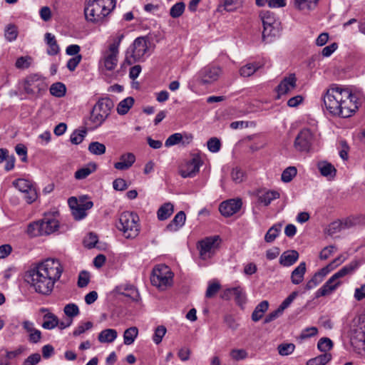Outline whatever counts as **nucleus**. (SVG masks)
<instances>
[{
    "mask_svg": "<svg viewBox=\"0 0 365 365\" xmlns=\"http://www.w3.org/2000/svg\"><path fill=\"white\" fill-rule=\"evenodd\" d=\"M63 267L57 259L48 258L32 264L24 274V280L38 294L50 295L60 279Z\"/></svg>",
    "mask_w": 365,
    "mask_h": 365,
    "instance_id": "obj_1",
    "label": "nucleus"
},
{
    "mask_svg": "<svg viewBox=\"0 0 365 365\" xmlns=\"http://www.w3.org/2000/svg\"><path fill=\"white\" fill-rule=\"evenodd\" d=\"M327 110L333 115L349 118L358 110L361 103V96L353 93L349 88L332 84L323 97Z\"/></svg>",
    "mask_w": 365,
    "mask_h": 365,
    "instance_id": "obj_2",
    "label": "nucleus"
},
{
    "mask_svg": "<svg viewBox=\"0 0 365 365\" xmlns=\"http://www.w3.org/2000/svg\"><path fill=\"white\" fill-rule=\"evenodd\" d=\"M115 0H86L84 9L87 21L101 22L115 7Z\"/></svg>",
    "mask_w": 365,
    "mask_h": 365,
    "instance_id": "obj_3",
    "label": "nucleus"
},
{
    "mask_svg": "<svg viewBox=\"0 0 365 365\" xmlns=\"http://www.w3.org/2000/svg\"><path fill=\"white\" fill-rule=\"evenodd\" d=\"M263 30L262 38L265 43L272 42L279 36L281 22L276 14L268 10H262L259 14Z\"/></svg>",
    "mask_w": 365,
    "mask_h": 365,
    "instance_id": "obj_4",
    "label": "nucleus"
},
{
    "mask_svg": "<svg viewBox=\"0 0 365 365\" xmlns=\"http://www.w3.org/2000/svg\"><path fill=\"white\" fill-rule=\"evenodd\" d=\"M138 216L131 212H123L119 217L116 227L123 232L127 239L136 237L140 232Z\"/></svg>",
    "mask_w": 365,
    "mask_h": 365,
    "instance_id": "obj_5",
    "label": "nucleus"
},
{
    "mask_svg": "<svg viewBox=\"0 0 365 365\" xmlns=\"http://www.w3.org/2000/svg\"><path fill=\"white\" fill-rule=\"evenodd\" d=\"M19 89L28 95L36 96L47 89V84L41 76L31 74L19 81Z\"/></svg>",
    "mask_w": 365,
    "mask_h": 365,
    "instance_id": "obj_6",
    "label": "nucleus"
},
{
    "mask_svg": "<svg viewBox=\"0 0 365 365\" xmlns=\"http://www.w3.org/2000/svg\"><path fill=\"white\" fill-rule=\"evenodd\" d=\"M173 273L170 268L163 264L155 266L150 277L152 284L160 289L164 290L173 283Z\"/></svg>",
    "mask_w": 365,
    "mask_h": 365,
    "instance_id": "obj_7",
    "label": "nucleus"
},
{
    "mask_svg": "<svg viewBox=\"0 0 365 365\" xmlns=\"http://www.w3.org/2000/svg\"><path fill=\"white\" fill-rule=\"evenodd\" d=\"M148 43L149 41L146 37L140 36L135 38L130 47V56H129L130 51H127L125 61L131 65L140 61L148 51Z\"/></svg>",
    "mask_w": 365,
    "mask_h": 365,
    "instance_id": "obj_8",
    "label": "nucleus"
},
{
    "mask_svg": "<svg viewBox=\"0 0 365 365\" xmlns=\"http://www.w3.org/2000/svg\"><path fill=\"white\" fill-rule=\"evenodd\" d=\"M221 74V67L207 65L199 71L197 74V80L202 85L212 84L219 79Z\"/></svg>",
    "mask_w": 365,
    "mask_h": 365,
    "instance_id": "obj_9",
    "label": "nucleus"
},
{
    "mask_svg": "<svg viewBox=\"0 0 365 365\" xmlns=\"http://www.w3.org/2000/svg\"><path fill=\"white\" fill-rule=\"evenodd\" d=\"M118 54L119 51H115L110 48L103 51L99 61L100 69L103 72L113 71L118 65Z\"/></svg>",
    "mask_w": 365,
    "mask_h": 365,
    "instance_id": "obj_10",
    "label": "nucleus"
},
{
    "mask_svg": "<svg viewBox=\"0 0 365 365\" xmlns=\"http://www.w3.org/2000/svg\"><path fill=\"white\" fill-rule=\"evenodd\" d=\"M314 140L310 129L304 128L297 134L294 142V148L299 152H308Z\"/></svg>",
    "mask_w": 365,
    "mask_h": 365,
    "instance_id": "obj_11",
    "label": "nucleus"
},
{
    "mask_svg": "<svg viewBox=\"0 0 365 365\" xmlns=\"http://www.w3.org/2000/svg\"><path fill=\"white\" fill-rule=\"evenodd\" d=\"M218 238V236L210 237L199 242L197 248L201 259L205 260L212 257L215 252V244Z\"/></svg>",
    "mask_w": 365,
    "mask_h": 365,
    "instance_id": "obj_12",
    "label": "nucleus"
},
{
    "mask_svg": "<svg viewBox=\"0 0 365 365\" xmlns=\"http://www.w3.org/2000/svg\"><path fill=\"white\" fill-rule=\"evenodd\" d=\"M202 160L200 157H193L191 160L183 164L180 168V174L184 178H192L199 172Z\"/></svg>",
    "mask_w": 365,
    "mask_h": 365,
    "instance_id": "obj_13",
    "label": "nucleus"
},
{
    "mask_svg": "<svg viewBox=\"0 0 365 365\" xmlns=\"http://www.w3.org/2000/svg\"><path fill=\"white\" fill-rule=\"evenodd\" d=\"M297 87V78L294 73H290L285 76L276 88L277 98L282 95H286L292 91Z\"/></svg>",
    "mask_w": 365,
    "mask_h": 365,
    "instance_id": "obj_14",
    "label": "nucleus"
},
{
    "mask_svg": "<svg viewBox=\"0 0 365 365\" xmlns=\"http://www.w3.org/2000/svg\"><path fill=\"white\" fill-rule=\"evenodd\" d=\"M242 205L240 199H230L222 202L219 207L220 213L225 217H230L237 213Z\"/></svg>",
    "mask_w": 365,
    "mask_h": 365,
    "instance_id": "obj_15",
    "label": "nucleus"
},
{
    "mask_svg": "<svg viewBox=\"0 0 365 365\" xmlns=\"http://www.w3.org/2000/svg\"><path fill=\"white\" fill-rule=\"evenodd\" d=\"M114 292L120 295L130 298L133 301L138 302L140 299V294L135 287L130 284H120L117 286Z\"/></svg>",
    "mask_w": 365,
    "mask_h": 365,
    "instance_id": "obj_16",
    "label": "nucleus"
},
{
    "mask_svg": "<svg viewBox=\"0 0 365 365\" xmlns=\"http://www.w3.org/2000/svg\"><path fill=\"white\" fill-rule=\"evenodd\" d=\"M341 282L336 279L334 275H332L329 280L321 287L319 288L315 293L316 298H319L320 297L327 296L331 294L333 291H334L338 286H339Z\"/></svg>",
    "mask_w": 365,
    "mask_h": 365,
    "instance_id": "obj_17",
    "label": "nucleus"
},
{
    "mask_svg": "<svg viewBox=\"0 0 365 365\" xmlns=\"http://www.w3.org/2000/svg\"><path fill=\"white\" fill-rule=\"evenodd\" d=\"M113 106L114 103L111 99L109 98H103L95 104L93 108L106 118H108Z\"/></svg>",
    "mask_w": 365,
    "mask_h": 365,
    "instance_id": "obj_18",
    "label": "nucleus"
},
{
    "mask_svg": "<svg viewBox=\"0 0 365 365\" xmlns=\"http://www.w3.org/2000/svg\"><path fill=\"white\" fill-rule=\"evenodd\" d=\"M135 161V156L131 153H126L120 155V161L114 163V168L119 170L129 169Z\"/></svg>",
    "mask_w": 365,
    "mask_h": 365,
    "instance_id": "obj_19",
    "label": "nucleus"
},
{
    "mask_svg": "<svg viewBox=\"0 0 365 365\" xmlns=\"http://www.w3.org/2000/svg\"><path fill=\"white\" fill-rule=\"evenodd\" d=\"M299 255L294 250L284 252L279 257V264L284 267L293 265L299 259Z\"/></svg>",
    "mask_w": 365,
    "mask_h": 365,
    "instance_id": "obj_20",
    "label": "nucleus"
},
{
    "mask_svg": "<svg viewBox=\"0 0 365 365\" xmlns=\"http://www.w3.org/2000/svg\"><path fill=\"white\" fill-rule=\"evenodd\" d=\"M42 230L44 235H50L57 230L58 222L54 217L45 216L41 220Z\"/></svg>",
    "mask_w": 365,
    "mask_h": 365,
    "instance_id": "obj_21",
    "label": "nucleus"
},
{
    "mask_svg": "<svg viewBox=\"0 0 365 365\" xmlns=\"http://www.w3.org/2000/svg\"><path fill=\"white\" fill-rule=\"evenodd\" d=\"M93 203L92 201H81V204L79 205V206H78L77 208H74L73 211L71 212L72 215L73 216L75 220H81L87 215L86 211L88 210H90L93 207Z\"/></svg>",
    "mask_w": 365,
    "mask_h": 365,
    "instance_id": "obj_22",
    "label": "nucleus"
},
{
    "mask_svg": "<svg viewBox=\"0 0 365 365\" xmlns=\"http://www.w3.org/2000/svg\"><path fill=\"white\" fill-rule=\"evenodd\" d=\"M306 272V263L301 262L291 274V281L294 284H300L303 279Z\"/></svg>",
    "mask_w": 365,
    "mask_h": 365,
    "instance_id": "obj_23",
    "label": "nucleus"
},
{
    "mask_svg": "<svg viewBox=\"0 0 365 365\" xmlns=\"http://www.w3.org/2000/svg\"><path fill=\"white\" fill-rule=\"evenodd\" d=\"M185 220V213L183 211H180L175 215L170 224L168 225L167 229L170 231H177L184 225Z\"/></svg>",
    "mask_w": 365,
    "mask_h": 365,
    "instance_id": "obj_24",
    "label": "nucleus"
},
{
    "mask_svg": "<svg viewBox=\"0 0 365 365\" xmlns=\"http://www.w3.org/2000/svg\"><path fill=\"white\" fill-rule=\"evenodd\" d=\"M117 336L118 332L115 329H106L99 333L98 339L101 343H112Z\"/></svg>",
    "mask_w": 365,
    "mask_h": 365,
    "instance_id": "obj_25",
    "label": "nucleus"
},
{
    "mask_svg": "<svg viewBox=\"0 0 365 365\" xmlns=\"http://www.w3.org/2000/svg\"><path fill=\"white\" fill-rule=\"evenodd\" d=\"M107 119L101 113L96 111L95 109H92L91 112V116L89 118L88 125L91 129H94L103 124V123Z\"/></svg>",
    "mask_w": 365,
    "mask_h": 365,
    "instance_id": "obj_26",
    "label": "nucleus"
},
{
    "mask_svg": "<svg viewBox=\"0 0 365 365\" xmlns=\"http://www.w3.org/2000/svg\"><path fill=\"white\" fill-rule=\"evenodd\" d=\"M45 41L48 46L47 53L48 55L54 56L59 52V46L57 44L54 35L51 33H46L45 34Z\"/></svg>",
    "mask_w": 365,
    "mask_h": 365,
    "instance_id": "obj_27",
    "label": "nucleus"
},
{
    "mask_svg": "<svg viewBox=\"0 0 365 365\" xmlns=\"http://www.w3.org/2000/svg\"><path fill=\"white\" fill-rule=\"evenodd\" d=\"M42 327L46 329H53L58 325V318L53 313L48 312L43 317Z\"/></svg>",
    "mask_w": 365,
    "mask_h": 365,
    "instance_id": "obj_28",
    "label": "nucleus"
},
{
    "mask_svg": "<svg viewBox=\"0 0 365 365\" xmlns=\"http://www.w3.org/2000/svg\"><path fill=\"white\" fill-rule=\"evenodd\" d=\"M269 307V303L267 301L264 300L261 302L255 309L252 314V319L254 322H258L260 320L264 314L267 311Z\"/></svg>",
    "mask_w": 365,
    "mask_h": 365,
    "instance_id": "obj_29",
    "label": "nucleus"
},
{
    "mask_svg": "<svg viewBox=\"0 0 365 365\" xmlns=\"http://www.w3.org/2000/svg\"><path fill=\"white\" fill-rule=\"evenodd\" d=\"M135 102L133 97H127L126 98L120 101L117 106V113L119 115H125L128 113L129 110L132 108Z\"/></svg>",
    "mask_w": 365,
    "mask_h": 365,
    "instance_id": "obj_30",
    "label": "nucleus"
},
{
    "mask_svg": "<svg viewBox=\"0 0 365 365\" xmlns=\"http://www.w3.org/2000/svg\"><path fill=\"white\" fill-rule=\"evenodd\" d=\"M138 335V329L136 327H131L125 330L123 333V343L125 345H130L134 343Z\"/></svg>",
    "mask_w": 365,
    "mask_h": 365,
    "instance_id": "obj_31",
    "label": "nucleus"
},
{
    "mask_svg": "<svg viewBox=\"0 0 365 365\" xmlns=\"http://www.w3.org/2000/svg\"><path fill=\"white\" fill-rule=\"evenodd\" d=\"M318 168L322 175L327 178H333L336 174V169L329 163L322 162L318 164Z\"/></svg>",
    "mask_w": 365,
    "mask_h": 365,
    "instance_id": "obj_32",
    "label": "nucleus"
},
{
    "mask_svg": "<svg viewBox=\"0 0 365 365\" xmlns=\"http://www.w3.org/2000/svg\"><path fill=\"white\" fill-rule=\"evenodd\" d=\"M173 205L170 202L163 204L158 210V218L160 220H167L173 212Z\"/></svg>",
    "mask_w": 365,
    "mask_h": 365,
    "instance_id": "obj_33",
    "label": "nucleus"
},
{
    "mask_svg": "<svg viewBox=\"0 0 365 365\" xmlns=\"http://www.w3.org/2000/svg\"><path fill=\"white\" fill-rule=\"evenodd\" d=\"M279 197V193L278 192L269 190L259 195L258 196V200L265 206H267L272 202V201L278 199Z\"/></svg>",
    "mask_w": 365,
    "mask_h": 365,
    "instance_id": "obj_34",
    "label": "nucleus"
},
{
    "mask_svg": "<svg viewBox=\"0 0 365 365\" xmlns=\"http://www.w3.org/2000/svg\"><path fill=\"white\" fill-rule=\"evenodd\" d=\"M26 232L31 237L43 235L41 220L29 223L27 227Z\"/></svg>",
    "mask_w": 365,
    "mask_h": 365,
    "instance_id": "obj_35",
    "label": "nucleus"
},
{
    "mask_svg": "<svg viewBox=\"0 0 365 365\" xmlns=\"http://www.w3.org/2000/svg\"><path fill=\"white\" fill-rule=\"evenodd\" d=\"M353 225L354 223L351 220H346L345 222H334L329 225L328 232L329 235H333L342 229L349 228Z\"/></svg>",
    "mask_w": 365,
    "mask_h": 365,
    "instance_id": "obj_36",
    "label": "nucleus"
},
{
    "mask_svg": "<svg viewBox=\"0 0 365 365\" xmlns=\"http://www.w3.org/2000/svg\"><path fill=\"white\" fill-rule=\"evenodd\" d=\"M282 229V225L280 223L274 224L272 225L267 232L264 236V240L267 242H272L279 235Z\"/></svg>",
    "mask_w": 365,
    "mask_h": 365,
    "instance_id": "obj_37",
    "label": "nucleus"
},
{
    "mask_svg": "<svg viewBox=\"0 0 365 365\" xmlns=\"http://www.w3.org/2000/svg\"><path fill=\"white\" fill-rule=\"evenodd\" d=\"M319 0H294L295 7L299 10L314 9Z\"/></svg>",
    "mask_w": 365,
    "mask_h": 365,
    "instance_id": "obj_38",
    "label": "nucleus"
},
{
    "mask_svg": "<svg viewBox=\"0 0 365 365\" xmlns=\"http://www.w3.org/2000/svg\"><path fill=\"white\" fill-rule=\"evenodd\" d=\"M331 359L330 354L324 353L314 358L309 359L307 362V365H325Z\"/></svg>",
    "mask_w": 365,
    "mask_h": 365,
    "instance_id": "obj_39",
    "label": "nucleus"
},
{
    "mask_svg": "<svg viewBox=\"0 0 365 365\" xmlns=\"http://www.w3.org/2000/svg\"><path fill=\"white\" fill-rule=\"evenodd\" d=\"M12 184L16 188H17L21 192L24 194L26 191L34 187V185L30 181L22 178L14 180Z\"/></svg>",
    "mask_w": 365,
    "mask_h": 365,
    "instance_id": "obj_40",
    "label": "nucleus"
},
{
    "mask_svg": "<svg viewBox=\"0 0 365 365\" xmlns=\"http://www.w3.org/2000/svg\"><path fill=\"white\" fill-rule=\"evenodd\" d=\"M66 88L62 83L57 82L53 83L50 87V93L52 96L61 98L65 96Z\"/></svg>",
    "mask_w": 365,
    "mask_h": 365,
    "instance_id": "obj_41",
    "label": "nucleus"
},
{
    "mask_svg": "<svg viewBox=\"0 0 365 365\" xmlns=\"http://www.w3.org/2000/svg\"><path fill=\"white\" fill-rule=\"evenodd\" d=\"M258 63H247L240 69V74L243 77H250L254 74L259 68Z\"/></svg>",
    "mask_w": 365,
    "mask_h": 365,
    "instance_id": "obj_42",
    "label": "nucleus"
},
{
    "mask_svg": "<svg viewBox=\"0 0 365 365\" xmlns=\"http://www.w3.org/2000/svg\"><path fill=\"white\" fill-rule=\"evenodd\" d=\"M297 168L294 166H289L282 172L281 180L284 182H289L297 175Z\"/></svg>",
    "mask_w": 365,
    "mask_h": 365,
    "instance_id": "obj_43",
    "label": "nucleus"
},
{
    "mask_svg": "<svg viewBox=\"0 0 365 365\" xmlns=\"http://www.w3.org/2000/svg\"><path fill=\"white\" fill-rule=\"evenodd\" d=\"M106 146L99 142H92L88 145V150L93 155H103L106 153Z\"/></svg>",
    "mask_w": 365,
    "mask_h": 365,
    "instance_id": "obj_44",
    "label": "nucleus"
},
{
    "mask_svg": "<svg viewBox=\"0 0 365 365\" xmlns=\"http://www.w3.org/2000/svg\"><path fill=\"white\" fill-rule=\"evenodd\" d=\"M295 345L293 343H282L278 345L277 351L281 356H288L293 353Z\"/></svg>",
    "mask_w": 365,
    "mask_h": 365,
    "instance_id": "obj_45",
    "label": "nucleus"
},
{
    "mask_svg": "<svg viewBox=\"0 0 365 365\" xmlns=\"http://www.w3.org/2000/svg\"><path fill=\"white\" fill-rule=\"evenodd\" d=\"M64 314L71 319L78 316L80 314L78 307L74 303L66 304L63 308Z\"/></svg>",
    "mask_w": 365,
    "mask_h": 365,
    "instance_id": "obj_46",
    "label": "nucleus"
},
{
    "mask_svg": "<svg viewBox=\"0 0 365 365\" xmlns=\"http://www.w3.org/2000/svg\"><path fill=\"white\" fill-rule=\"evenodd\" d=\"M185 8V4L183 2H178L171 7L170 15L173 18H178L183 14Z\"/></svg>",
    "mask_w": 365,
    "mask_h": 365,
    "instance_id": "obj_47",
    "label": "nucleus"
},
{
    "mask_svg": "<svg viewBox=\"0 0 365 365\" xmlns=\"http://www.w3.org/2000/svg\"><path fill=\"white\" fill-rule=\"evenodd\" d=\"M333 346L332 341L327 337H324L319 339L317 344L318 349L324 353L329 351Z\"/></svg>",
    "mask_w": 365,
    "mask_h": 365,
    "instance_id": "obj_48",
    "label": "nucleus"
},
{
    "mask_svg": "<svg viewBox=\"0 0 365 365\" xmlns=\"http://www.w3.org/2000/svg\"><path fill=\"white\" fill-rule=\"evenodd\" d=\"M166 331H167V329H166L165 327H164L163 325L158 326L155 329V333L153 336V340L154 343L156 344H159L162 341L163 336L166 334Z\"/></svg>",
    "mask_w": 365,
    "mask_h": 365,
    "instance_id": "obj_49",
    "label": "nucleus"
},
{
    "mask_svg": "<svg viewBox=\"0 0 365 365\" xmlns=\"http://www.w3.org/2000/svg\"><path fill=\"white\" fill-rule=\"evenodd\" d=\"M31 61L30 56H21L17 58L15 66L19 69H26L30 66Z\"/></svg>",
    "mask_w": 365,
    "mask_h": 365,
    "instance_id": "obj_50",
    "label": "nucleus"
},
{
    "mask_svg": "<svg viewBox=\"0 0 365 365\" xmlns=\"http://www.w3.org/2000/svg\"><path fill=\"white\" fill-rule=\"evenodd\" d=\"M230 355L232 359L239 361L246 359L248 356V354L246 350L243 349H234L230 351Z\"/></svg>",
    "mask_w": 365,
    "mask_h": 365,
    "instance_id": "obj_51",
    "label": "nucleus"
},
{
    "mask_svg": "<svg viewBox=\"0 0 365 365\" xmlns=\"http://www.w3.org/2000/svg\"><path fill=\"white\" fill-rule=\"evenodd\" d=\"M232 180L235 183H240L245 179V173L240 168L236 167L232 169L231 173Z\"/></svg>",
    "mask_w": 365,
    "mask_h": 365,
    "instance_id": "obj_52",
    "label": "nucleus"
},
{
    "mask_svg": "<svg viewBox=\"0 0 365 365\" xmlns=\"http://www.w3.org/2000/svg\"><path fill=\"white\" fill-rule=\"evenodd\" d=\"M92 327L93 323L91 322L81 323L73 331V335L74 336H80L81 334H83L86 331L91 329Z\"/></svg>",
    "mask_w": 365,
    "mask_h": 365,
    "instance_id": "obj_53",
    "label": "nucleus"
},
{
    "mask_svg": "<svg viewBox=\"0 0 365 365\" xmlns=\"http://www.w3.org/2000/svg\"><path fill=\"white\" fill-rule=\"evenodd\" d=\"M182 140V135L181 133H176L170 135L165 142L166 147H170L178 144Z\"/></svg>",
    "mask_w": 365,
    "mask_h": 365,
    "instance_id": "obj_54",
    "label": "nucleus"
},
{
    "mask_svg": "<svg viewBox=\"0 0 365 365\" xmlns=\"http://www.w3.org/2000/svg\"><path fill=\"white\" fill-rule=\"evenodd\" d=\"M86 135V131L83 130H75L73 131L70 137L71 142L74 145H78L81 143Z\"/></svg>",
    "mask_w": 365,
    "mask_h": 365,
    "instance_id": "obj_55",
    "label": "nucleus"
},
{
    "mask_svg": "<svg viewBox=\"0 0 365 365\" xmlns=\"http://www.w3.org/2000/svg\"><path fill=\"white\" fill-rule=\"evenodd\" d=\"M230 292L235 296V299L239 304H242L245 302V295L240 287H234L229 289Z\"/></svg>",
    "mask_w": 365,
    "mask_h": 365,
    "instance_id": "obj_56",
    "label": "nucleus"
},
{
    "mask_svg": "<svg viewBox=\"0 0 365 365\" xmlns=\"http://www.w3.org/2000/svg\"><path fill=\"white\" fill-rule=\"evenodd\" d=\"M207 144L208 150L212 153L218 152L221 147L220 141L217 138H211Z\"/></svg>",
    "mask_w": 365,
    "mask_h": 365,
    "instance_id": "obj_57",
    "label": "nucleus"
},
{
    "mask_svg": "<svg viewBox=\"0 0 365 365\" xmlns=\"http://www.w3.org/2000/svg\"><path fill=\"white\" fill-rule=\"evenodd\" d=\"M323 280V278L318 274L317 272L312 277L310 280H309L305 286L306 289H312L314 287H317L319 284H320Z\"/></svg>",
    "mask_w": 365,
    "mask_h": 365,
    "instance_id": "obj_58",
    "label": "nucleus"
},
{
    "mask_svg": "<svg viewBox=\"0 0 365 365\" xmlns=\"http://www.w3.org/2000/svg\"><path fill=\"white\" fill-rule=\"evenodd\" d=\"M220 284L218 282H214L209 284L207 289L205 292V297L207 298H212L214 297L220 290Z\"/></svg>",
    "mask_w": 365,
    "mask_h": 365,
    "instance_id": "obj_59",
    "label": "nucleus"
},
{
    "mask_svg": "<svg viewBox=\"0 0 365 365\" xmlns=\"http://www.w3.org/2000/svg\"><path fill=\"white\" fill-rule=\"evenodd\" d=\"M298 295L297 292H292L279 306V309L283 312L285 309H287L294 301V299Z\"/></svg>",
    "mask_w": 365,
    "mask_h": 365,
    "instance_id": "obj_60",
    "label": "nucleus"
},
{
    "mask_svg": "<svg viewBox=\"0 0 365 365\" xmlns=\"http://www.w3.org/2000/svg\"><path fill=\"white\" fill-rule=\"evenodd\" d=\"M89 281L88 272L86 271L81 272L78 279V286L79 287H85L88 284Z\"/></svg>",
    "mask_w": 365,
    "mask_h": 365,
    "instance_id": "obj_61",
    "label": "nucleus"
},
{
    "mask_svg": "<svg viewBox=\"0 0 365 365\" xmlns=\"http://www.w3.org/2000/svg\"><path fill=\"white\" fill-rule=\"evenodd\" d=\"M17 34V29L14 25H9L5 31V36L10 41L15 40Z\"/></svg>",
    "mask_w": 365,
    "mask_h": 365,
    "instance_id": "obj_62",
    "label": "nucleus"
},
{
    "mask_svg": "<svg viewBox=\"0 0 365 365\" xmlns=\"http://www.w3.org/2000/svg\"><path fill=\"white\" fill-rule=\"evenodd\" d=\"M317 333H318V329L317 327H308L302 331V333L300 334V338L302 339H307V338H309V337L317 335Z\"/></svg>",
    "mask_w": 365,
    "mask_h": 365,
    "instance_id": "obj_63",
    "label": "nucleus"
},
{
    "mask_svg": "<svg viewBox=\"0 0 365 365\" xmlns=\"http://www.w3.org/2000/svg\"><path fill=\"white\" fill-rule=\"evenodd\" d=\"M41 361V355L38 353L32 354L24 361L23 365H36Z\"/></svg>",
    "mask_w": 365,
    "mask_h": 365,
    "instance_id": "obj_64",
    "label": "nucleus"
}]
</instances>
